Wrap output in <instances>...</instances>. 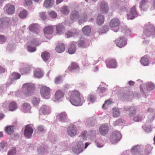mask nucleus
<instances>
[{
    "instance_id": "nucleus-1",
    "label": "nucleus",
    "mask_w": 155,
    "mask_h": 155,
    "mask_svg": "<svg viewBox=\"0 0 155 155\" xmlns=\"http://www.w3.org/2000/svg\"><path fill=\"white\" fill-rule=\"evenodd\" d=\"M85 101L84 97L78 91L74 90L71 91L70 101L73 105L81 106L85 102Z\"/></svg>"
},
{
    "instance_id": "nucleus-2",
    "label": "nucleus",
    "mask_w": 155,
    "mask_h": 155,
    "mask_svg": "<svg viewBox=\"0 0 155 155\" xmlns=\"http://www.w3.org/2000/svg\"><path fill=\"white\" fill-rule=\"evenodd\" d=\"M140 91L144 96L146 98L149 95L150 92L155 88V86L154 83L148 82L140 85Z\"/></svg>"
},
{
    "instance_id": "nucleus-3",
    "label": "nucleus",
    "mask_w": 155,
    "mask_h": 155,
    "mask_svg": "<svg viewBox=\"0 0 155 155\" xmlns=\"http://www.w3.org/2000/svg\"><path fill=\"white\" fill-rule=\"evenodd\" d=\"M150 35L153 38L155 37V28L153 25L149 23L144 26L142 38L145 39Z\"/></svg>"
},
{
    "instance_id": "nucleus-4",
    "label": "nucleus",
    "mask_w": 155,
    "mask_h": 155,
    "mask_svg": "<svg viewBox=\"0 0 155 155\" xmlns=\"http://www.w3.org/2000/svg\"><path fill=\"white\" fill-rule=\"evenodd\" d=\"M35 85L31 83L23 84L22 87V92L26 96H31L34 93L35 90Z\"/></svg>"
},
{
    "instance_id": "nucleus-5",
    "label": "nucleus",
    "mask_w": 155,
    "mask_h": 155,
    "mask_svg": "<svg viewBox=\"0 0 155 155\" xmlns=\"http://www.w3.org/2000/svg\"><path fill=\"white\" fill-rule=\"evenodd\" d=\"M20 75L17 73L14 72L12 73L9 77L10 81H8L6 83L7 86L10 85L12 84L15 82V81L17 79H19L20 77ZM5 85H3L0 88V94L3 93L6 90Z\"/></svg>"
},
{
    "instance_id": "nucleus-6",
    "label": "nucleus",
    "mask_w": 155,
    "mask_h": 155,
    "mask_svg": "<svg viewBox=\"0 0 155 155\" xmlns=\"http://www.w3.org/2000/svg\"><path fill=\"white\" fill-rule=\"evenodd\" d=\"M122 138V135L119 131H114L110 136V141L112 144H115L119 141Z\"/></svg>"
},
{
    "instance_id": "nucleus-7",
    "label": "nucleus",
    "mask_w": 155,
    "mask_h": 155,
    "mask_svg": "<svg viewBox=\"0 0 155 155\" xmlns=\"http://www.w3.org/2000/svg\"><path fill=\"white\" fill-rule=\"evenodd\" d=\"M40 93L44 98L49 99L51 96L50 89L45 85L41 86L40 88Z\"/></svg>"
},
{
    "instance_id": "nucleus-8",
    "label": "nucleus",
    "mask_w": 155,
    "mask_h": 155,
    "mask_svg": "<svg viewBox=\"0 0 155 155\" xmlns=\"http://www.w3.org/2000/svg\"><path fill=\"white\" fill-rule=\"evenodd\" d=\"M139 16V14L136 11L135 6H134L127 14V19L128 20H133Z\"/></svg>"
},
{
    "instance_id": "nucleus-9",
    "label": "nucleus",
    "mask_w": 155,
    "mask_h": 155,
    "mask_svg": "<svg viewBox=\"0 0 155 155\" xmlns=\"http://www.w3.org/2000/svg\"><path fill=\"white\" fill-rule=\"evenodd\" d=\"M33 126V124H30L27 125L25 127L24 135L27 138H30L32 136L34 131Z\"/></svg>"
},
{
    "instance_id": "nucleus-10",
    "label": "nucleus",
    "mask_w": 155,
    "mask_h": 155,
    "mask_svg": "<svg viewBox=\"0 0 155 155\" xmlns=\"http://www.w3.org/2000/svg\"><path fill=\"white\" fill-rule=\"evenodd\" d=\"M120 24V21L117 18H114L112 19L109 23V26L112 28V30L115 32L118 31V26Z\"/></svg>"
},
{
    "instance_id": "nucleus-11",
    "label": "nucleus",
    "mask_w": 155,
    "mask_h": 155,
    "mask_svg": "<svg viewBox=\"0 0 155 155\" xmlns=\"http://www.w3.org/2000/svg\"><path fill=\"white\" fill-rule=\"evenodd\" d=\"M84 143L81 139L77 142V145L72 149L73 151L75 153L78 154L81 152L83 150Z\"/></svg>"
},
{
    "instance_id": "nucleus-12",
    "label": "nucleus",
    "mask_w": 155,
    "mask_h": 155,
    "mask_svg": "<svg viewBox=\"0 0 155 155\" xmlns=\"http://www.w3.org/2000/svg\"><path fill=\"white\" fill-rule=\"evenodd\" d=\"M117 46L119 48L125 47L127 44V40L124 37H120L118 38L115 41Z\"/></svg>"
},
{
    "instance_id": "nucleus-13",
    "label": "nucleus",
    "mask_w": 155,
    "mask_h": 155,
    "mask_svg": "<svg viewBox=\"0 0 155 155\" xmlns=\"http://www.w3.org/2000/svg\"><path fill=\"white\" fill-rule=\"evenodd\" d=\"M11 19L9 17H5L0 18V28L7 27L11 22Z\"/></svg>"
},
{
    "instance_id": "nucleus-14",
    "label": "nucleus",
    "mask_w": 155,
    "mask_h": 155,
    "mask_svg": "<svg viewBox=\"0 0 155 155\" xmlns=\"http://www.w3.org/2000/svg\"><path fill=\"white\" fill-rule=\"evenodd\" d=\"M143 146L142 145H137L133 146L131 150L132 154L133 155L139 154L143 151Z\"/></svg>"
},
{
    "instance_id": "nucleus-15",
    "label": "nucleus",
    "mask_w": 155,
    "mask_h": 155,
    "mask_svg": "<svg viewBox=\"0 0 155 155\" xmlns=\"http://www.w3.org/2000/svg\"><path fill=\"white\" fill-rule=\"evenodd\" d=\"M123 109L126 111H129V115L130 117H134L136 114L137 108L135 106H125Z\"/></svg>"
},
{
    "instance_id": "nucleus-16",
    "label": "nucleus",
    "mask_w": 155,
    "mask_h": 155,
    "mask_svg": "<svg viewBox=\"0 0 155 155\" xmlns=\"http://www.w3.org/2000/svg\"><path fill=\"white\" fill-rule=\"evenodd\" d=\"M56 117L58 120L61 122H65L68 121L67 114L65 112L58 114Z\"/></svg>"
},
{
    "instance_id": "nucleus-17",
    "label": "nucleus",
    "mask_w": 155,
    "mask_h": 155,
    "mask_svg": "<svg viewBox=\"0 0 155 155\" xmlns=\"http://www.w3.org/2000/svg\"><path fill=\"white\" fill-rule=\"evenodd\" d=\"M64 93L61 90H58L56 91L54 95L55 102L62 101L64 98Z\"/></svg>"
},
{
    "instance_id": "nucleus-18",
    "label": "nucleus",
    "mask_w": 155,
    "mask_h": 155,
    "mask_svg": "<svg viewBox=\"0 0 155 155\" xmlns=\"http://www.w3.org/2000/svg\"><path fill=\"white\" fill-rule=\"evenodd\" d=\"M77 127L75 125L73 124L70 125L68 128V134L71 137L75 136L77 134Z\"/></svg>"
},
{
    "instance_id": "nucleus-19",
    "label": "nucleus",
    "mask_w": 155,
    "mask_h": 155,
    "mask_svg": "<svg viewBox=\"0 0 155 155\" xmlns=\"http://www.w3.org/2000/svg\"><path fill=\"white\" fill-rule=\"evenodd\" d=\"M106 66L109 68H115L117 66L116 60L114 59H107L105 61Z\"/></svg>"
},
{
    "instance_id": "nucleus-20",
    "label": "nucleus",
    "mask_w": 155,
    "mask_h": 155,
    "mask_svg": "<svg viewBox=\"0 0 155 155\" xmlns=\"http://www.w3.org/2000/svg\"><path fill=\"white\" fill-rule=\"evenodd\" d=\"M5 11L9 15H12L15 11V7L14 5L10 4H6L4 7Z\"/></svg>"
},
{
    "instance_id": "nucleus-21",
    "label": "nucleus",
    "mask_w": 155,
    "mask_h": 155,
    "mask_svg": "<svg viewBox=\"0 0 155 155\" xmlns=\"http://www.w3.org/2000/svg\"><path fill=\"white\" fill-rule=\"evenodd\" d=\"M78 31L75 29H72L67 31L65 33V37L69 38L71 37H74L78 35Z\"/></svg>"
},
{
    "instance_id": "nucleus-22",
    "label": "nucleus",
    "mask_w": 155,
    "mask_h": 155,
    "mask_svg": "<svg viewBox=\"0 0 155 155\" xmlns=\"http://www.w3.org/2000/svg\"><path fill=\"white\" fill-rule=\"evenodd\" d=\"M108 126L105 124H103L101 126L99 129L100 134L103 136L106 135L108 133Z\"/></svg>"
},
{
    "instance_id": "nucleus-23",
    "label": "nucleus",
    "mask_w": 155,
    "mask_h": 155,
    "mask_svg": "<svg viewBox=\"0 0 155 155\" xmlns=\"http://www.w3.org/2000/svg\"><path fill=\"white\" fill-rule=\"evenodd\" d=\"M125 0H117L115 3L116 6L118 7L120 10L125 11L126 10Z\"/></svg>"
},
{
    "instance_id": "nucleus-24",
    "label": "nucleus",
    "mask_w": 155,
    "mask_h": 155,
    "mask_svg": "<svg viewBox=\"0 0 155 155\" xmlns=\"http://www.w3.org/2000/svg\"><path fill=\"white\" fill-rule=\"evenodd\" d=\"M101 10L102 13L104 14L107 13L109 10L108 4L105 1H102L100 5Z\"/></svg>"
},
{
    "instance_id": "nucleus-25",
    "label": "nucleus",
    "mask_w": 155,
    "mask_h": 155,
    "mask_svg": "<svg viewBox=\"0 0 155 155\" xmlns=\"http://www.w3.org/2000/svg\"><path fill=\"white\" fill-rule=\"evenodd\" d=\"M40 113L44 115L48 114L51 113L50 107L46 105H43L40 109Z\"/></svg>"
},
{
    "instance_id": "nucleus-26",
    "label": "nucleus",
    "mask_w": 155,
    "mask_h": 155,
    "mask_svg": "<svg viewBox=\"0 0 155 155\" xmlns=\"http://www.w3.org/2000/svg\"><path fill=\"white\" fill-rule=\"evenodd\" d=\"M148 0H142L140 4L139 7L141 11H146L148 8Z\"/></svg>"
},
{
    "instance_id": "nucleus-27",
    "label": "nucleus",
    "mask_w": 155,
    "mask_h": 155,
    "mask_svg": "<svg viewBox=\"0 0 155 155\" xmlns=\"http://www.w3.org/2000/svg\"><path fill=\"white\" fill-rule=\"evenodd\" d=\"M55 26L56 28L57 33L59 35H61L65 29L64 24L62 23H59Z\"/></svg>"
},
{
    "instance_id": "nucleus-28",
    "label": "nucleus",
    "mask_w": 155,
    "mask_h": 155,
    "mask_svg": "<svg viewBox=\"0 0 155 155\" xmlns=\"http://www.w3.org/2000/svg\"><path fill=\"white\" fill-rule=\"evenodd\" d=\"M80 15L78 11L74 10L72 11L70 14V18L72 20H76L79 18Z\"/></svg>"
},
{
    "instance_id": "nucleus-29",
    "label": "nucleus",
    "mask_w": 155,
    "mask_h": 155,
    "mask_svg": "<svg viewBox=\"0 0 155 155\" xmlns=\"http://www.w3.org/2000/svg\"><path fill=\"white\" fill-rule=\"evenodd\" d=\"M14 126L10 125L7 126L4 128L5 132L9 135H11L13 134L14 131Z\"/></svg>"
},
{
    "instance_id": "nucleus-30",
    "label": "nucleus",
    "mask_w": 155,
    "mask_h": 155,
    "mask_svg": "<svg viewBox=\"0 0 155 155\" xmlns=\"http://www.w3.org/2000/svg\"><path fill=\"white\" fill-rule=\"evenodd\" d=\"M78 68L79 66L76 63L72 62L71 65L68 67V69L70 71L74 72L78 70Z\"/></svg>"
},
{
    "instance_id": "nucleus-31",
    "label": "nucleus",
    "mask_w": 155,
    "mask_h": 155,
    "mask_svg": "<svg viewBox=\"0 0 155 155\" xmlns=\"http://www.w3.org/2000/svg\"><path fill=\"white\" fill-rule=\"evenodd\" d=\"M77 42L73 41L71 42L68 49V51L69 54H72L75 53L76 51V47Z\"/></svg>"
},
{
    "instance_id": "nucleus-32",
    "label": "nucleus",
    "mask_w": 155,
    "mask_h": 155,
    "mask_svg": "<svg viewBox=\"0 0 155 155\" xmlns=\"http://www.w3.org/2000/svg\"><path fill=\"white\" fill-rule=\"evenodd\" d=\"M31 108V106L29 104L25 103L23 104L21 110L24 113H28L30 111Z\"/></svg>"
},
{
    "instance_id": "nucleus-33",
    "label": "nucleus",
    "mask_w": 155,
    "mask_h": 155,
    "mask_svg": "<svg viewBox=\"0 0 155 155\" xmlns=\"http://www.w3.org/2000/svg\"><path fill=\"white\" fill-rule=\"evenodd\" d=\"M35 77L37 78H41L43 76V72L41 69H37L34 72Z\"/></svg>"
},
{
    "instance_id": "nucleus-34",
    "label": "nucleus",
    "mask_w": 155,
    "mask_h": 155,
    "mask_svg": "<svg viewBox=\"0 0 155 155\" xmlns=\"http://www.w3.org/2000/svg\"><path fill=\"white\" fill-rule=\"evenodd\" d=\"M78 46L80 48H85L88 45L87 44V41L85 39H82L77 42Z\"/></svg>"
},
{
    "instance_id": "nucleus-35",
    "label": "nucleus",
    "mask_w": 155,
    "mask_h": 155,
    "mask_svg": "<svg viewBox=\"0 0 155 155\" xmlns=\"http://www.w3.org/2000/svg\"><path fill=\"white\" fill-rule=\"evenodd\" d=\"M43 31L45 35H51L53 32V28L51 26H48L45 27Z\"/></svg>"
},
{
    "instance_id": "nucleus-36",
    "label": "nucleus",
    "mask_w": 155,
    "mask_h": 155,
    "mask_svg": "<svg viewBox=\"0 0 155 155\" xmlns=\"http://www.w3.org/2000/svg\"><path fill=\"white\" fill-rule=\"evenodd\" d=\"M65 50V47L63 43H61L56 46L55 50L58 53H61L63 52Z\"/></svg>"
},
{
    "instance_id": "nucleus-37",
    "label": "nucleus",
    "mask_w": 155,
    "mask_h": 155,
    "mask_svg": "<svg viewBox=\"0 0 155 155\" xmlns=\"http://www.w3.org/2000/svg\"><path fill=\"white\" fill-rule=\"evenodd\" d=\"M48 138L52 143H54L57 140L56 136L53 132L51 131L49 132L48 133Z\"/></svg>"
},
{
    "instance_id": "nucleus-38",
    "label": "nucleus",
    "mask_w": 155,
    "mask_h": 155,
    "mask_svg": "<svg viewBox=\"0 0 155 155\" xmlns=\"http://www.w3.org/2000/svg\"><path fill=\"white\" fill-rule=\"evenodd\" d=\"M8 107L10 111H13L17 108V104L15 102L12 101L9 103Z\"/></svg>"
},
{
    "instance_id": "nucleus-39",
    "label": "nucleus",
    "mask_w": 155,
    "mask_h": 155,
    "mask_svg": "<svg viewBox=\"0 0 155 155\" xmlns=\"http://www.w3.org/2000/svg\"><path fill=\"white\" fill-rule=\"evenodd\" d=\"M120 114V109L116 107L113 109V116L114 117H119Z\"/></svg>"
},
{
    "instance_id": "nucleus-40",
    "label": "nucleus",
    "mask_w": 155,
    "mask_h": 155,
    "mask_svg": "<svg viewBox=\"0 0 155 155\" xmlns=\"http://www.w3.org/2000/svg\"><path fill=\"white\" fill-rule=\"evenodd\" d=\"M54 2V0H45L44 5L46 8H50L53 5Z\"/></svg>"
},
{
    "instance_id": "nucleus-41",
    "label": "nucleus",
    "mask_w": 155,
    "mask_h": 155,
    "mask_svg": "<svg viewBox=\"0 0 155 155\" xmlns=\"http://www.w3.org/2000/svg\"><path fill=\"white\" fill-rule=\"evenodd\" d=\"M104 21V17L103 16L98 14L97 19V24L99 25H102Z\"/></svg>"
},
{
    "instance_id": "nucleus-42",
    "label": "nucleus",
    "mask_w": 155,
    "mask_h": 155,
    "mask_svg": "<svg viewBox=\"0 0 155 155\" xmlns=\"http://www.w3.org/2000/svg\"><path fill=\"white\" fill-rule=\"evenodd\" d=\"M82 31L85 35L88 36L91 32V28L89 26H86L82 28Z\"/></svg>"
},
{
    "instance_id": "nucleus-43",
    "label": "nucleus",
    "mask_w": 155,
    "mask_h": 155,
    "mask_svg": "<svg viewBox=\"0 0 155 155\" xmlns=\"http://www.w3.org/2000/svg\"><path fill=\"white\" fill-rule=\"evenodd\" d=\"M109 28L107 25H104L100 28L98 30V32L100 34L106 33L108 31Z\"/></svg>"
},
{
    "instance_id": "nucleus-44",
    "label": "nucleus",
    "mask_w": 155,
    "mask_h": 155,
    "mask_svg": "<svg viewBox=\"0 0 155 155\" xmlns=\"http://www.w3.org/2000/svg\"><path fill=\"white\" fill-rule=\"evenodd\" d=\"M38 25L37 24H33L30 25L29 29L33 32H36L38 29Z\"/></svg>"
},
{
    "instance_id": "nucleus-45",
    "label": "nucleus",
    "mask_w": 155,
    "mask_h": 155,
    "mask_svg": "<svg viewBox=\"0 0 155 155\" xmlns=\"http://www.w3.org/2000/svg\"><path fill=\"white\" fill-rule=\"evenodd\" d=\"M87 15L86 13H84L81 16L79 20V23L81 24L82 22H84L87 21Z\"/></svg>"
},
{
    "instance_id": "nucleus-46",
    "label": "nucleus",
    "mask_w": 155,
    "mask_h": 155,
    "mask_svg": "<svg viewBox=\"0 0 155 155\" xmlns=\"http://www.w3.org/2000/svg\"><path fill=\"white\" fill-rule=\"evenodd\" d=\"M41 56L43 60L45 61H46L49 58L50 54L48 52L45 51L42 54Z\"/></svg>"
},
{
    "instance_id": "nucleus-47",
    "label": "nucleus",
    "mask_w": 155,
    "mask_h": 155,
    "mask_svg": "<svg viewBox=\"0 0 155 155\" xmlns=\"http://www.w3.org/2000/svg\"><path fill=\"white\" fill-rule=\"evenodd\" d=\"M153 147L150 145L147 144L145 147L144 152L146 155H148L150 152Z\"/></svg>"
},
{
    "instance_id": "nucleus-48",
    "label": "nucleus",
    "mask_w": 155,
    "mask_h": 155,
    "mask_svg": "<svg viewBox=\"0 0 155 155\" xmlns=\"http://www.w3.org/2000/svg\"><path fill=\"white\" fill-rule=\"evenodd\" d=\"M140 62L141 64L144 66L148 65L149 63L148 59L144 57L142 58L140 60Z\"/></svg>"
},
{
    "instance_id": "nucleus-49",
    "label": "nucleus",
    "mask_w": 155,
    "mask_h": 155,
    "mask_svg": "<svg viewBox=\"0 0 155 155\" xmlns=\"http://www.w3.org/2000/svg\"><path fill=\"white\" fill-rule=\"evenodd\" d=\"M96 97L94 95L90 94L87 97V101L91 103H94L96 100Z\"/></svg>"
},
{
    "instance_id": "nucleus-50",
    "label": "nucleus",
    "mask_w": 155,
    "mask_h": 155,
    "mask_svg": "<svg viewBox=\"0 0 155 155\" xmlns=\"http://www.w3.org/2000/svg\"><path fill=\"white\" fill-rule=\"evenodd\" d=\"M28 14V12L25 10L23 9L20 11L19 14V16L21 18H25Z\"/></svg>"
},
{
    "instance_id": "nucleus-51",
    "label": "nucleus",
    "mask_w": 155,
    "mask_h": 155,
    "mask_svg": "<svg viewBox=\"0 0 155 155\" xmlns=\"http://www.w3.org/2000/svg\"><path fill=\"white\" fill-rule=\"evenodd\" d=\"M30 68L29 67L22 68L20 69V71L22 74H28L30 72Z\"/></svg>"
},
{
    "instance_id": "nucleus-52",
    "label": "nucleus",
    "mask_w": 155,
    "mask_h": 155,
    "mask_svg": "<svg viewBox=\"0 0 155 155\" xmlns=\"http://www.w3.org/2000/svg\"><path fill=\"white\" fill-rule=\"evenodd\" d=\"M61 12L62 14L65 15H68L69 12L68 7L67 6L63 7L61 9Z\"/></svg>"
},
{
    "instance_id": "nucleus-53",
    "label": "nucleus",
    "mask_w": 155,
    "mask_h": 155,
    "mask_svg": "<svg viewBox=\"0 0 155 155\" xmlns=\"http://www.w3.org/2000/svg\"><path fill=\"white\" fill-rule=\"evenodd\" d=\"M97 90L98 93H102L107 91V89L106 87H101V85L98 87Z\"/></svg>"
},
{
    "instance_id": "nucleus-54",
    "label": "nucleus",
    "mask_w": 155,
    "mask_h": 155,
    "mask_svg": "<svg viewBox=\"0 0 155 155\" xmlns=\"http://www.w3.org/2000/svg\"><path fill=\"white\" fill-rule=\"evenodd\" d=\"M124 122V120L122 119H120L116 120L113 122V124L114 125H122Z\"/></svg>"
},
{
    "instance_id": "nucleus-55",
    "label": "nucleus",
    "mask_w": 155,
    "mask_h": 155,
    "mask_svg": "<svg viewBox=\"0 0 155 155\" xmlns=\"http://www.w3.org/2000/svg\"><path fill=\"white\" fill-rule=\"evenodd\" d=\"M39 154L44 155L46 152V150L44 147H39L38 149Z\"/></svg>"
},
{
    "instance_id": "nucleus-56",
    "label": "nucleus",
    "mask_w": 155,
    "mask_h": 155,
    "mask_svg": "<svg viewBox=\"0 0 155 155\" xmlns=\"http://www.w3.org/2000/svg\"><path fill=\"white\" fill-rule=\"evenodd\" d=\"M40 99L36 97L34 98L32 100V103L35 106H37L39 104Z\"/></svg>"
},
{
    "instance_id": "nucleus-57",
    "label": "nucleus",
    "mask_w": 155,
    "mask_h": 155,
    "mask_svg": "<svg viewBox=\"0 0 155 155\" xmlns=\"http://www.w3.org/2000/svg\"><path fill=\"white\" fill-rule=\"evenodd\" d=\"M63 79L62 76H58L55 78L54 82L56 84L61 83Z\"/></svg>"
},
{
    "instance_id": "nucleus-58",
    "label": "nucleus",
    "mask_w": 155,
    "mask_h": 155,
    "mask_svg": "<svg viewBox=\"0 0 155 155\" xmlns=\"http://www.w3.org/2000/svg\"><path fill=\"white\" fill-rule=\"evenodd\" d=\"M32 45L31 44L28 45L27 47L28 51L30 52H34L36 50V48L32 46Z\"/></svg>"
},
{
    "instance_id": "nucleus-59",
    "label": "nucleus",
    "mask_w": 155,
    "mask_h": 155,
    "mask_svg": "<svg viewBox=\"0 0 155 155\" xmlns=\"http://www.w3.org/2000/svg\"><path fill=\"white\" fill-rule=\"evenodd\" d=\"M87 134V131L86 130H84L81 133V135L79 136L82 140H86V134Z\"/></svg>"
},
{
    "instance_id": "nucleus-60",
    "label": "nucleus",
    "mask_w": 155,
    "mask_h": 155,
    "mask_svg": "<svg viewBox=\"0 0 155 155\" xmlns=\"http://www.w3.org/2000/svg\"><path fill=\"white\" fill-rule=\"evenodd\" d=\"M143 117L138 114L133 118V120L135 122H138L142 120Z\"/></svg>"
},
{
    "instance_id": "nucleus-61",
    "label": "nucleus",
    "mask_w": 155,
    "mask_h": 155,
    "mask_svg": "<svg viewBox=\"0 0 155 155\" xmlns=\"http://www.w3.org/2000/svg\"><path fill=\"white\" fill-rule=\"evenodd\" d=\"M122 32H123L126 35H128L130 34V30L127 27H125L123 28Z\"/></svg>"
},
{
    "instance_id": "nucleus-62",
    "label": "nucleus",
    "mask_w": 155,
    "mask_h": 155,
    "mask_svg": "<svg viewBox=\"0 0 155 155\" xmlns=\"http://www.w3.org/2000/svg\"><path fill=\"white\" fill-rule=\"evenodd\" d=\"M49 15L51 18H56L57 15V13L54 11H51L49 12Z\"/></svg>"
},
{
    "instance_id": "nucleus-63",
    "label": "nucleus",
    "mask_w": 155,
    "mask_h": 155,
    "mask_svg": "<svg viewBox=\"0 0 155 155\" xmlns=\"http://www.w3.org/2000/svg\"><path fill=\"white\" fill-rule=\"evenodd\" d=\"M142 128L147 133L150 132L152 130L151 128L150 127L147 126L146 124H145L144 126H143Z\"/></svg>"
},
{
    "instance_id": "nucleus-64",
    "label": "nucleus",
    "mask_w": 155,
    "mask_h": 155,
    "mask_svg": "<svg viewBox=\"0 0 155 155\" xmlns=\"http://www.w3.org/2000/svg\"><path fill=\"white\" fill-rule=\"evenodd\" d=\"M16 150L15 148L11 149L8 152V155H16Z\"/></svg>"
}]
</instances>
